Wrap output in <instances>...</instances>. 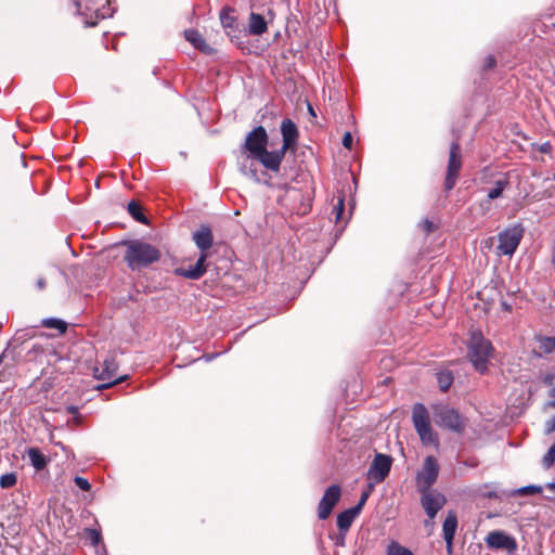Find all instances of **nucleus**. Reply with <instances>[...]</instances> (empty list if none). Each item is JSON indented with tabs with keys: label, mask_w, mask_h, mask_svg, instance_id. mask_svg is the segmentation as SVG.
<instances>
[{
	"label": "nucleus",
	"mask_w": 555,
	"mask_h": 555,
	"mask_svg": "<svg viewBox=\"0 0 555 555\" xmlns=\"http://www.w3.org/2000/svg\"><path fill=\"white\" fill-rule=\"evenodd\" d=\"M421 504L428 516L434 519L438 512L446 505V496L436 489L420 490Z\"/></svg>",
	"instance_id": "9"
},
{
	"label": "nucleus",
	"mask_w": 555,
	"mask_h": 555,
	"mask_svg": "<svg viewBox=\"0 0 555 555\" xmlns=\"http://www.w3.org/2000/svg\"><path fill=\"white\" fill-rule=\"evenodd\" d=\"M358 515L359 513L352 507L339 513L337 516V527L339 530L344 533L347 532Z\"/></svg>",
	"instance_id": "22"
},
{
	"label": "nucleus",
	"mask_w": 555,
	"mask_h": 555,
	"mask_svg": "<svg viewBox=\"0 0 555 555\" xmlns=\"http://www.w3.org/2000/svg\"><path fill=\"white\" fill-rule=\"evenodd\" d=\"M554 379H555V375L553 373H546L543 376H541V382L545 386H552L553 387L554 386L553 385Z\"/></svg>",
	"instance_id": "37"
},
{
	"label": "nucleus",
	"mask_w": 555,
	"mask_h": 555,
	"mask_svg": "<svg viewBox=\"0 0 555 555\" xmlns=\"http://www.w3.org/2000/svg\"><path fill=\"white\" fill-rule=\"evenodd\" d=\"M392 465V457L387 454L376 453L367 472L366 479L370 482V490H373L375 485L383 482L390 473Z\"/></svg>",
	"instance_id": "5"
},
{
	"label": "nucleus",
	"mask_w": 555,
	"mask_h": 555,
	"mask_svg": "<svg viewBox=\"0 0 555 555\" xmlns=\"http://www.w3.org/2000/svg\"><path fill=\"white\" fill-rule=\"evenodd\" d=\"M537 341L539 344V349L541 351V353H539L540 357L542 354H550L555 351V337L538 336Z\"/></svg>",
	"instance_id": "24"
},
{
	"label": "nucleus",
	"mask_w": 555,
	"mask_h": 555,
	"mask_svg": "<svg viewBox=\"0 0 555 555\" xmlns=\"http://www.w3.org/2000/svg\"><path fill=\"white\" fill-rule=\"evenodd\" d=\"M74 482H75V485H76L79 489H81V490H83V491H89V490L91 489V485H90V482H89L86 478H83V477L76 476V477L74 478Z\"/></svg>",
	"instance_id": "36"
},
{
	"label": "nucleus",
	"mask_w": 555,
	"mask_h": 555,
	"mask_svg": "<svg viewBox=\"0 0 555 555\" xmlns=\"http://www.w3.org/2000/svg\"><path fill=\"white\" fill-rule=\"evenodd\" d=\"M220 22L231 41L241 48L243 41L241 38V31L237 30L238 24L236 16L234 15V10L231 8L222 9L220 12Z\"/></svg>",
	"instance_id": "14"
},
{
	"label": "nucleus",
	"mask_w": 555,
	"mask_h": 555,
	"mask_svg": "<svg viewBox=\"0 0 555 555\" xmlns=\"http://www.w3.org/2000/svg\"><path fill=\"white\" fill-rule=\"evenodd\" d=\"M42 326L47 328H56L60 333H64L66 331V323L59 319H44L42 320Z\"/></svg>",
	"instance_id": "30"
},
{
	"label": "nucleus",
	"mask_w": 555,
	"mask_h": 555,
	"mask_svg": "<svg viewBox=\"0 0 555 555\" xmlns=\"http://www.w3.org/2000/svg\"><path fill=\"white\" fill-rule=\"evenodd\" d=\"M352 134L350 132H346L343 138V145L350 150L352 147Z\"/></svg>",
	"instance_id": "38"
},
{
	"label": "nucleus",
	"mask_w": 555,
	"mask_h": 555,
	"mask_svg": "<svg viewBox=\"0 0 555 555\" xmlns=\"http://www.w3.org/2000/svg\"><path fill=\"white\" fill-rule=\"evenodd\" d=\"M541 492H542V487L530 485V486L515 489L512 492V495H514V496H516V495H534V494H539Z\"/></svg>",
	"instance_id": "27"
},
{
	"label": "nucleus",
	"mask_w": 555,
	"mask_h": 555,
	"mask_svg": "<svg viewBox=\"0 0 555 555\" xmlns=\"http://www.w3.org/2000/svg\"><path fill=\"white\" fill-rule=\"evenodd\" d=\"M285 153L286 151H284L282 147L273 152L267 151L266 147L253 157L259 160L266 169L278 172L280 170L281 163L284 158Z\"/></svg>",
	"instance_id": "15"
},
{
	"label": "nucleus",
	"mask_w": 555,
	"mask_h": 555,
	"mask_svg": "<svg viewBox=\"0 0 555 555\" xmlns=\"http://www.w3.org/2000/svg\"><path fill=\"white\" fill-rule=\"evenodd\" d=\"M86 10H87V11H92V10H93V8H92V7H89V5H86Z\"/></svg>",
	"instance_id": "48"
},
{
	"label": "nucleus",
	"mask_w": 555,
	"mask_h": 555,
	"mask_svg": "<svg viewBox=\"0 0 555 555\" xmlns=\"http://www.w3.org/2000/svg\"><path fill=\"white\" fill-rule=\"evenodd\" d=\"M309 111H310V113H311V114H313V115H314V112H313V109H312V107H311V106H309Z\"/></svg>",
	"instance_id": "49"
},
{
	"label": "nucleus",
	"mask_w": 555,
	"mask_h": 555,
	"mask_svg": "<svg viewBox=\"0 0 555 555\" xmlns=\"http://www.w3.org/2000/svg\"><path fill=\"white\" fill-rule=\"evenodd\" d=\"M555 462V443L547 450L542 459L543 467L548 469Z\"/></svg>",
	"instance_id": "33"
},
{
	"label": "nucleus",
	"mask_w": 555,
	"mask_h": 555,
	"mask_svg": "<svg viewBox=\"0 0 555 555\" xmlns=\"http://www.w3.org/2000/svg\"><path fill=\"white\" fill-rule=\"evenodd\" d=\"M420 225L426 233H430L435 229L434 223L427 219L422 221Z\"/></svg>",
	"instance_id": "39"
},
{
	"label": "nucleus",
	"mask_w": 555,
	"mask_h": 555,
	"mask_svg": "<svg viewBox=\"0 0 555 555\" xmlns=\"http://www.w3.org/2000/svg\"><path fill=\"white\" fill-rule=\"evenodd\" d=\"M439 388L442 391H447L452 383H453V376L450 372H440L437 376Z\"/></svg>",
	"instance_id": "28"
},
{
	"label": "nucleus",
	"mask_w": 555,
	"mask_h": 555,
	"mask_svg": "<svg viewBox=\"0 0 555 555\" xmlns=\"http://www.w3.org/2000/svg\"><path fill=\"white\" fill-rule=\"evenodd\" d=\"M68 411H69L70 413H75V412L77 411V409H76L75 406H69V408H68Z\"/></svg>",
	"instance_id": "47"
},
{
	"label": "nucleus",
	"mask_w": 555,
	"mask_h": 555,
	"mask_svg": "<svg viewBox=\"0 0 555 555\" xmlns=\"http://www.w3.org/2000/svg\"><path fill=\"white\" fill-rule=\"evenodd\" d=\"M548 487L550 488H555V483H550Z\"/></svg>",
	"instance_id": "50"
},
{
	"label": "nucleus",
	"mask_w": 555,
	"mask_h": 555,
	"mask_svg": "<svg viewBox=\"0 0 555 555\" xmlns=\"http://www.w3.org/2000/svg\"><path fill=\"white\" fill-rule=\"evenodd\" d=\"M524 236L521 224H515L499 233V253L505 256H513Z\"/></svg>",
	"instance_id": "6"
},
{
	"label": "nucleus",
	"mask_w": 555,
	"mask_h": 555,
	"mask_svg": "<svg viewBox=\"0 0 555 555\" xmlns=\"http://www.w3.org/2000/svg\"><path fill=\"white\" fill-rule=\"evenodd\" d=\"M555 431V415L545 423V434Z\"/></svg>",
	"instance_id": "40"
},
{
	"label": "nucleus",
	"mask_w": 555,
	"mask_h": 555,
	"mask_svg": "<svg viewBox=\"0 0 555 555\" xmlns=\"http://www.w3.org/2000/svg\"><path fill=\"white\" fill-rule=\"evenodd\" d=\"M41 349L39 346H34V350Z\"/></svg>",
	"instance_id": "51"
},
{
	"label": "nucleus",
	"mask_w": 555,
	"mask_h": 555,
	"mask_svg": "<svg viewBox=\"0 0 555 555\" xmlns=\"http://www.w3.org/2000/svg\"><path fill=\"white\" fill-rule=\"evenodd\" d=\"M456 527H457V517H456L455 513L449 512L447 518L443 521V526H442L443 538L446 540L449 551H451V548H452V541L454 538Z\"/></svg>",
	"instance_id": "19"
},
{
	"label": "nucleus",
	"mask_w": 555,
	"mask_h": 555,
	"mask_svg": "<svg viewBox=\"0 0 555 555\" xmlns=\"http://www.w3.org/2000/svg\"><path fill=\"white\" fill-rule=\"evenodd\" d=\"M496 64L495 57L493 55H489L485 61L486 68H492Z\"/></svg>",
	"instance_id": "42"
},
{
	"label": "nucleus",
	"mask_w": 555,
	"mask_h": 555,
	"mask_svg": "<svg viewBox=\"0 0 555 555\" xmlns=\"http://www.w3.org/2000/svg\"><path fill=\"white\" fill-rule=\"evenodd\" d=\"M552 263L555 266V256L553 257Z\"/></svg>",
	"instance_id": "52"
},
{
	"label": "nucleus",
	"mask_w": 555,
	"mask_h": 555,
	"mask_svg": "<svg viewBox=\"0 0 555 555\" xmlns=\"http://www.w3.org/2000/svg\"><path fill=\"white\" fill-rule=\"evenodd\" d=\"M344 197H338L337 204L333 208V214H335V221L339 222L343 214H344Z\"/></svg>",
	"instance_id": "34"
},
{
	"label": "nucleus",
	"mask_w": 555,
	"mask_h": 555,
	"mask_svg": "<svg viewBox=\"0 0 555 555\" xmlns=\"http://www.w3.org/2000/svg\"><path fill=\"white\" fill-rule=\"evenodd\" d=\"M548 147H550V145L546 143V144H544V145L542 146V149H541V150H542L543 152H546V151L548 150Z\"/></svg>",
	"instance_id": "46"
},
{
	"label": "nucleus",
	"mask_w": 555,
	"mask_h": 555,
	"mask_svg": "<svg viewBox=\"0 0 555 555\" xmlns=\"http://www.w3.org/2000/svg\"><path fill=\"white\" fill-rule=\"evenodd\" d=\"M128 212L131 215V217L134 220H137V221H139L141 223H146L147 222L145 216L141 211L140 205L138 203L133 202V201L128 204Z\"/></svg>",
	"instance_id": "26"
},
{
	"label": "nucleus",
	"mask_w": 555,
	"mask_h": 555,
	"mask_svg": "<svg viewBox=\"0 0 555 555\" xmlns=\"http://www.w3.org/2000/svg\"><path fill=\"white\" fill-rule=\"evenodd\" d=\"M126 251L124 260L132 270H141L156 262L160 258V251L150 243L133 240L125 242Z\"/></svg>",
	"instance_id": "2"
},
{
	"label": "nucleus",
	"mask_w": 555,
	"mask_h": 555,
	"mask_svg": "<svg viewBox=\"0 0 555 555\" xmlns=\"http://www.w3.org/2000/svg\"><path fill=\"white\" fill-rule=\"evenodd\" d=\"M386 555H414L408 547L397 541H391L386 548Z\"/></svg>",
	"instance_id": "25"
},
{
	"label": "nucleus",
	"mask_w": 555,
	"mask_h": 555,
	"mask_svg": "<svg viewBox=\"0 0 555 555\" xmlns=\"http://www.w3.org/2000/svg\"><path fill=\"white\" fill-rule=\"evenodd\" d=\"M268 135L263 127L259 126L245 138V150H248L253 156L267 147Z\"/></svg>",
	"instance_id": "16"
},
{
	"label": "nucleus",
	"mask_w": 555,
	"mask_h": 555,
	"mask_svg": "<svg viewBox=\"0 0 555 555\" xmlns=\"http://www.w3.org/2000/svg\"><path fill=\"white\" fill-rule=\"evenodd\" d=\"M340 495V487L337 485H332L325 490L324 495L322 496L318 506V517L320 519L324 520L328 518L333 508L338 503Z\"/></svg>",
	"instance_id": "13"
},
{
	"label": "nucleus",
	"mask_w": 555,
	"mask_h": 555,
	"mask_svg": "<svg viewBox=\"0 0 555 555\" xmlns=\"http://www.w3.org/2000/svg\"><path fill=\"white\" fill-rule=\"evenodd\" d=\"M435 421L440 427L448 428L452 431L461 433L465 428L461 415L455 410L448 406L436 408Z\"/></svg>",
	"instance_id": "8"
},
{
	"label": "nucleus",
	"mask_w": 555,
	"mask_h": 555,
	"mask_svg": "<svg viewBox=\"0 0 555 555\" xmlns=\"http://www.w3.org/2000/svg\"><path fill=\"white\" fill-rule=\"evenodd\" d=\"M461 167L462 156L460 144L457 142H452L450 146L449 163L444 182L447 190H452L454 188Z\"/></svg>",
	"instance_id": "12"
},
{
	"label": "nucleus",
	"mask_w": 555,
	"mask_h": 555,
	"mask_svg": "<svg viewBox=\"0 0 555 555\" xmlns=\"http://www.w3.org/2000/svg\"><path fill=\"white\" fill-rule=\"evenodd\" d=\"M16 481H17V477L13 473L4 474L0 477V486L3 489H9V488L15 486Z\"/></svg>",
	"instance_id": "32"
},
{
	"label": "nucleus",
	"mask_w": 555,
	"mask_h": 555,
	"mask_svg": "<svg viewBox=\"0 0 555 555\" xmlns=\"http://www.w3.org/2000/svg\"><path fill=\"white\" fill-rule=\"evenodd\" d=\"M492 353L493 346L491 341L480 331H472L467 341V357L476 371L481 374L487 372Z\"/></svg>",
	"instance_id": "3"
},
{
	"label": "nucleus",
	"mask_w": 555,
	"mask_h": 555,
	"mask_svg": "<svg viewBox=\"0 0 555 555\" xmlns=\"http://www.w3.org/2000/svg\"><path fill=\"white\" fill-rule=\"evenodd\" d=\"M75 4L77 7L78 13L86 16L85 23L87 26H95L98 24L99 20H104L106 17H111L114 13V9L111 7V1L106 0L105 3L101 8H98L94 10L95 20L89 21L87 18V13L81 12L80 1L76 0Z\"/></svg>",
	"instance_id": "18"
},
{
	"label": "nucleus",
	"mask_w": 555,
	"mask_h": 555,
	"mask_svg": "<svg viewBox=\"0 0 555 555\" xmlns=\"http://www.w3.org/2000/svg\"><path fill=\"white\" fill-rule=\"evenodd\" d=\"M336 544L344 545V537H340L339 539H337Z\"/></svg>",
	"instance_id": "45"
},
{
	"label": "nucleus",
	"mask_w": 555,
	"mask_h": 555,
	"mask_svg": "<svg viewBox=\"0 0 555 555\" xmlns=\"http://www.w3.org/2000/svg\"><path fill=\"white\" fill-rule=\"evenodd\" d=\"M27 454L36 470H42L47 466V459L39 449L30 448L28 449Z\"/></svg>",
	"instance_id": "23"
},
{
	"label": "nucleus",
	"mask_w": 555,
	"mask_h": 555,
	"mask_svg": "<svg viewBox=\"0 0 555 555\" xmlns=\"http://www.w3.org/2000/svg\"><path fill=\"white\" fill-rule=\"evenodd\" d=\"M439 475V464L435 456H427L416 474L417 490L431 489Z\"/></svg>",
	"instance_id": "7"
},
{
	"label": "nucleus",
	"mask_w": 555,
	"mask_h": 555,
	"mask_svg": "<svg viewBox=\"0 0 555 555\" xmlns=\"http://www.w3.org/2000/svg\"><path fill=\"white\" fill-rule=\"evenodd\" d=\"M485 542L489 548L505 551L508 555H513L517 551L515 538L501 530L489 532Z\"/></svg>",
	"instance_id": "10"
},
{
	"label": "nucleus",
	"mask_w": 555,
	"mask_h": 555,
	"mask_svg": "<svg viewBox=\"0 0 555 555\" xmlns=\"http://www.w3.org/2000/svg\"><path fill=\"white\" fill-rule=\"evenodd\" d=\"M83 535L90 542L91 545L96 546L101 542V532L93 528H87L83 531Z\"/></svg>",
	"instance_id": "31"
},
{
	"label": "nucleus",
	"mask_w": 555,
	"mask_h": 555,
	"mask_svg": "<svg viewBox=\"0 0 555 555\" xmlns=\"http://www.w3.org/2000/svg\"><path fill=\"white\" fill-rule=\"evenodd\" d=\"M412 422L420 439L425 446L439 444L437 434L434 431L427 409L422 403H416L412 410Z\"/></svg>",
	"instance_id": "4"
},
{
	"label": "nucleus",
	"mask_w": 555,
	"mask_h": 555,
	"mask_svg": "<svg viewBox=\"0 0 555 555\" xmlns=\"http://www.w3.org/2000/svg\"><path fill=\"white\" fill-rule=\"evenodd\" d=\"M37 287L38 289L42 291L46 288V280L43 278H39L37 280Z\"/></svg>",
	"instance_id": "43"
},
{
	"label": "nucleus",
	"mask_w": 555,
	"mask_h": 555,
	"mask_svg": "<svg viewBox=\"0 0 555 555\" xmlns=\"http://www.w3.org/2000/svg\"><path fill=\"white\" fill-rule=\"evenodd\" d=\"M118 365L113 356H108L104 359L101 367L94 369V376L100 380H105L106 383L100 388H109L113 385L124 382L127 376H121L119 378L114 379Z\"/></svg>",
	"instance_id": "11"
},
{
	"label": "nucleus",
	"mask_w": 555,
	"mask_h": 555,
	"mask_svg": "<svg viewBox=\"0 0 555 555\" xmlns=\"http://www.w3.org/2000/svg\"><path fill=\"white\" fill-rule=\"evenodd\" d=\"M192 240L201 250V255L194 266H191L190 268H177L175 270V274L190 280H198L206 273L205 262L208 256L207 250L214 243V235L210 227L202 224L195 232H193Z\"/></svg>",
	"instance_id": "1"
},
{
	"label": "nucleus",
	"mask_w": 555,
	"mask_h": 555,
	"mask_svg": "<svg viewBox=\"0 0 555 555\" xmlns=\"http://www.w3.org/2000/svg\"><path fill=\"white\" fill-rule=\"evenodd\" d=\"M281 133L283 138V145L282 149L284 151H292L295 152L297 149V142H298V129L295 122H293L291 119H284L281 125Z\"/></svg>",
	"instance_id": "17"
},
{
	"label": "nucleus",
	"mask_w": 555,
	"mask_h": 555,
	"mask_svg": "<svg viewBox=\"0 0 555 555\" xmlns=\"http://www.w3.org/2000/svg\"><path fill=\"white\" fill-rule=\"evenodd\" d=\"M185 38L189 42H191L199 51H202L206 54H211L214 52V49L209 44L206 43L205 39L198 31L192 30V29L186 30Z\"/></svg>",
	"instance_id": "20"
},
{
	"label": "nucleus",
	"mask_w": 555,
	"mask_h": 555,
	"mask_svg": "<svg viewBox=\"0 0 555 555\" xmlns=\"http://www.w3.org/2000/svg\"><path fill=\"white\" fill-rule=\"evenodd\" d=\"M373 490H370V483L367 485V490L363 491L362 494H361V498L358 502V504L356 506H353L352 508L356 509L358 513L361 512V509L363 508L364 504L366 503L371 492Z\"/></svg>",
	"instance_id": "35"
},
{
	"label": "nucleus",
	"mask_w": 555,
	"mask_h": 555,
	"mask_svg": "<svg viewBox=\"0 0 555 555\" xmlns=\"http://www.w3.org/2000/svg\"><path fill=\"white\" fill-rule=\"evenodd\" d=\"M550 397V401L547 402V406L555 409V385L551 387V389L547 392Z\"/></svg>",
	"instance_id": "41"
},
{
	"label": "nucleus",
	"mask_w": 555,
	"mask_h": 555,
	"mask_svg": "<svg viewBox=\"0 0 555 555\" xmlns=\"http://www.w3.org/2000/svg\"><path fill=\"white\" fill-rule=\"evenodd\" d=\"M268 24L264 17L257 13H250L248 21V31L251 35H262L267 31Z\"/></svg>",
	"instance_id": "21"
},
{
	"label": "nucleus",
	"mask_w": 555,
	"mask_h": 555,
	"mask_svg": "<svg viewBox=\"0 0 555 555\" xmlns=\"http://www.w3.org/2000/svg\"><path fill=\"white\" fill-rule=\"evenodd\" d=\"M433 525V519L428 518L427 520H425V527H431Z\"/></svg>",
	"instance_id": "44"
},
{
	"label": "nucleus",
	"mask_w": 555,
	"mask_h": 555,
	"mask_svg": "<svg viewBox=\"0 0 555 555\" xmlns=\"http://www.w3.org/2000/svg\"><path fill=\"white\" fill-rule=\"evenodd\" d=\"M507 180H498L495 181V185L493 189L489 190L488 192V198L489 199H495L500 197L504 191V189L507 185Z\"/></svg>",
	"instance_id": "29"
}]
</instances>
